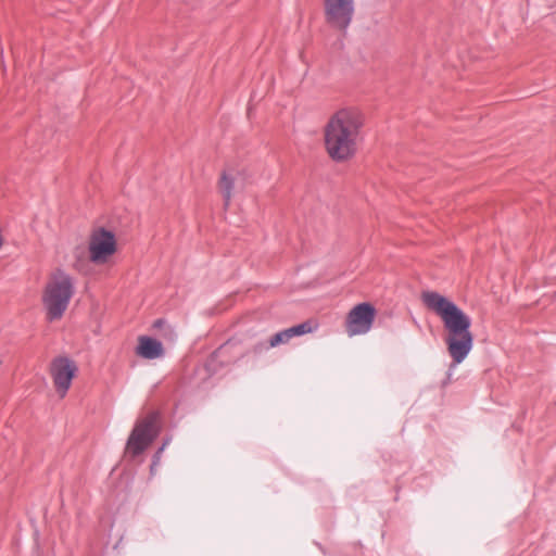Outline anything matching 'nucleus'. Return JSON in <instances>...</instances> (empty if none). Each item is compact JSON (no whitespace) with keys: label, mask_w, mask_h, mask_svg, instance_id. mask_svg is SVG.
Wrapping results in <instances>:
<instances>
[{"label":"nucleus","mask_w":556,"mask_h":556,"mask_svg":"<svg viewBox=\"0 0 556 556\" xmlns=\"http://www.w3.org/2000/svg\"><path fill=\"white\" fill-rule=\"evenodd\" d=\"M424 304L441 318L444 328V342L456 367L463 363L473 348L471 318L452 300L435 291L421 294Z\"/></svg>","instance_id":"1"},{"label":"nucleus","mask_w":556,"mask_h":556,"mask_svg":"<svg viewBox=\"0 0 556 556\" xmlns=\"http://www.w3.org/2000/svg\"><path fill=\"white\" fill-rule=\"evenodd\" d=\"M364 124L363 112L354 106L342 108L330 116L324 129V141L331 160L345 162L356 154Z\"/></svg>","instance_id":"2"},{"label":"nucleus","mask_w":556,"mask_h":556,"mask_svg":"<svg viewBox=\"0 0 556 556\" xmlns=\"http://www.w3.org/2000/svg\"><path fill=\"white\" fill-rule=\"evenodd\" d=\"M74 294V278L63 269L54 270L47 281L41 298L47 320L61 319Z\"/></svg>","instance_id":"3"},{"label":"nucleus","mask_w":556,"mask_h":556,"mask_svg":"<svg viewBox=\"0 0 556 556\" xmlns=\"http://www.w3.org/2000/svg\"><path fill=\"white\" fill-rule=\"evenodd\" d=\"M157 414L152 413L136 422L126 443V454L137 457L153 442L159 433Z\"/></svg>","instance_id":"4"},{"label":"nucleus","mask_w":556,"mask_h":556,"mask_svg":"<svg viewBox=\"0 0 556 556\" xmlns=\"http://www.w3.org/2000/svg\"><path fill=\"white\" fill-rule=\"evenodd\" d=\"M324 14L330 27L346 34L355 14V0H324Z\"/></svg>","instance_id":"5"},{"label":"nucleus","mask_w":556,"mask_h":556,"mask_svg":"<svg viewBox=\"0 0 556 556\" xmlns=\"http://www.w3.org/2000/svg\"><path fill=\"white\" fill-rule=\"evenodd\" d=\"M88 249L92 263L104 264L116 251L115 235L104 228L93 230Z\"/></svg>","instance_id":"6"},{"label":"nucleus","mask_w":556,"mask_h":556,"mask_svg":"<svg viewBox=\"0 0 556 556\" xmlns=\"http://www.w3.org/2000/svg\"><path fill=\"white\" fill-rule=\"evenodd\" d=\"M376 316L375 307L369 303H359L348 314L345 329L349 337L367 333L374 324Z\"/></svg>","instance_id":"7"},{"label":"nucleus","mask_w":556,"mask_h":556,"mask_svg":"<svg viewBox=\"0 0 556 556\" xmlns=\"http://www.w3.org/2000/svg\"><path fill=\"white\" fill-rule=\"evenodd\" d=\"M77 371L75 362L66 356L55 357L51 362L50 374L56 392L61 397L65 396L71 388L72 380Z\"/></svg>","instance_id":"8"},{"label":"nucleus","mask_w":556,"mask_h":556,"mask_svg":"<svg viewBox=\"0 0 556 556\" xmlns=\"http://www.w3.org/2000/svg\"><path fill=\"white\" fill-rule=\"evenodd\" d=\"M136 354L146 359H155L164 355V348L159 340L142 336L138 340Z\"/></svg>","instance_id":"9"},{"label":"nucleus","mask_w":556,"mask_h":556,"mask_svg":"<svg viewBox=\"0 0 556 556\" xmlns=\"http://www.w3.org/2000/svg\"><path fill=\"white\" fill-rule=\"evenodd\" d=\"M219 188L223 194L225 206H228L232 197L233 179L224 173L219 180Z\"/></svg>","instance_id":"10"},{"label":"nucleus","mask_w":556,"mask_h":556,"mask_svg":"<svg viewBox=\"0 0 556 556\" xmlns=\"http://www.w3.org/2000/svg\"><path fill=\"white\" fill-rule=\"evenodd\" d=\"M290 339H289V332L287 331V329L285 330H281L277 333H275L270 339H269V342L268 344L264 345V349H269V348H275L279 344H285L287 342H289Z\"/></svg>","instance_id":"11"},{"label":"nucleus","mask_w":556,"mask_h":556,"mask_svg":"<svg viewBox=\"0 0 556 556\" xmlns=\"http://www.w3.org/2000/svg\"><path fill=\"white\" fill-rule=\"evenodd\" d=\"M294 327H295L299 336H303V334H306L312 331V326L307 321L299 324Z\"/></svg>","instance_id":"12"},{"label":"nucleus","mask_w":556,"mask_h":556,"mask_svg":"<svg viewBox=\"0 0 556 556\" xmlns=\"http://www.w3.org/2000/svg\"><path fill=\"white\" fill-rule=\"evenodd\" d=\"M287 331L289 332V339L291 340L293 337H299L298 334V331L295 329V327H290L287 329Z\"/></svg>","instance_id":"13"},{"label":"nucleus","mask_w":556,"mask_h":556,"mask_svg":"<svg viewBox=\"0 0 556 556\" xmlns=\"http://www.w3.org/2000/svg\"><path fill=\"white\" fill-rule=\"evenodd\" d=\"M161 454L162 453H159V450H157L155 455H154V457H153V463H152L151 469H153V467L157 465V463H159V460L161 458Z\"/></svg>","instance_id":"14"},{"label":"nucleus","mask_w":556,"mask_h":556,"mask_svg":"<svg viewBox=\"0 0 556 556\" xmlns=\"http://www.w3.org/2000/svg\"><path fill=\"white\" fill-rule=\"evenodd\" d=\"M168 442H169V441H168V440H166V441L163 443V445L159 448V453H163V451H164V450H165V447L167 446Z\"/></svg>","instance_id":"15"},{"label":"nucleus","mask_w":556,"mask_h":556,"mask_svg":"<svg viewBox=\"0 0 556 556\" xmlns=\"http://www.w3.org/2000/svg\"><path fill=\"white\" fill-rule=\"evenodd\" d=\"M168 442H169V441H168V440H166V441L163 443V445L159 448V453H163V451H164V450H165V447L167 446Z\"/></svg>","instance_id":"16"},{"label":"nucleus","mask_w":556,"mask_h":556,"mask_svg":"<svg viewBox=\"0 0 556 556\" xmlns=\"http://www.w3.org/2000/svg\"><path fill=\"white\" fill-rule=\"evenodd\" d=\"M164 324V320L163 319H157L155 323H154V327H161V325Z\"/></svg>","instance_id":"17"}]
</instances>
